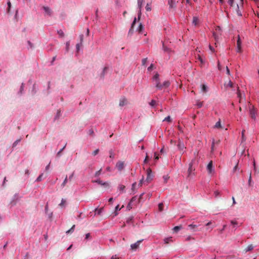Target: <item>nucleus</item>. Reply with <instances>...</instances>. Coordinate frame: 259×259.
Returning <instances> with one entry per match:
<instances>
[{
	"instance_id": "nucleus-1",
	"label": "nucleus",
	"mask_w": 259,
	"mask_h": 259,
	"mask_svg": "<svg viewBox=\"0 0 259 259\" xmlns=\"http://www.w3.org/2000/svg\"><path fill=\"white\" fill-rule=\"evenodd\" d=\"M153 79L155 81L156 88L159 89V90H162V85L159 81V74L156 73L155 75L153 76Z\"/></svg>"
},
{
	"instance_id": "nucleus-2",
	"label": "nucleus",
	"mask_w": 259,
	"mask_h": 259,
	"mask_svg": "<svg viewBox=\"0 0 259 259\" xmlns=\"http://www.w3.org/2000/svg\"><path fill=\"white\" fill-rule=\"evenodd\" d=\"M201 226V224L198 223V224H190L188 225L189 230L192 232H196V231L201 230V228H199Z\"/></svg>"
},
{
	"instance_id": "nucleus-3",
	"label": "nucleus",
	"mask_w": 259,
	"mask_h": 259,
	"mask_svg": "<svg viewBox=\"0 0 259 259\" xmlns=\"http://www.w3.org/2000/svg\"><path fill=\"white\" fill-rule=\"evenodd\" d=\"M249 114L252 119H255L256 111L253 105H250L249 106Z\"/></svg>"
},
{
	"instance_id": "nucleus-4",
	"label": "nucleus",
	"mask_w": 259,
	"mask_h": 259,
	"mask_svg": "<svg viewBox=\"0 0 259 259\" xmlns=\"http://www.w3.org/2000/svg\"><path fill=\"white\" fill-rule=\"evenodd\" d=\"M147 176L146 178V181L150 182L153 179V175L152 174V169L148 168L147 170Z\"/></svg>"
},
{
	"instance_id": "nucleus-5",
	"label": "nucleus",
	"mask_w": 259,
	"mask_h": 259,
	"mask_svg": "<svg viewBox=\"0 0 259 259\" xmlns=\"http://www.w3.org/2000/svg\"><path fill=\"white\" fill-rule=\"evenodd\" d=\"M143 240H138L137 242H135L134 244H132L131 245V249L133 250H136V249H138L139 247L140 244L141 242L143 241Z\"/></svg>"
},
{
	"instance_id": "nucleus-6",
	"label": "nucleus",
	"mask_w": 259,
	"mask_h": 259,
	"mask_svg": "<svg viewBox=\"0 0 259 259\" xmlns=\"http://www.w3.org/2000/svg\"><path fill=\"white\" fill-rule=\"evenodd\" d=\"M243 0H239V3L236 5V11L237 15L239 16H241L242 14L239 9L240 5H243Z\"/></svg>"
},
{
	"instance_id": "nucleus-7",
	"label": "nucleus",
	"mask_w": 259,
	"mask_h": 259,
	"mask_svg": "<svg viewBox=\"0 0 259 259\" xmlns=\"http://www.w3.org/2000/svg\"><path fill=\"white\" fill-rule=\"evenodd\" d=\"M93 182H97L99 185H103L105 187H109L110 185L109 183H107V182H103L101 181V180H97L96 181H93Z\"/></svg>"
},
{
	"instance_id": "nucleus-8",
	"label": "nucleus",
	"mask_w": 259,
	"mask_h": 259,
	"mask_svg": "<svg viewBox=\"0 0 259 259\" xmlns=\"http://www.w3.org/2000/svg\"><path fill=\"white\" fill-rule=\"evenodd\" d=\"M237 51L238 52H241V40L240 39V35H238V37H237Z\"/></svg>"
},
{
	"instance_id": "nucleus-9",
	"label": "nucleus",
	"mask_w": 259,
	"mask_h": 259,
	"mask_svg": "<svg viewBox=\"0 0 259 259\" xmlns=\"http://www.w3.org/2000/svg\"><path fill=\"white\" fill-rule=\"evenodd\" d=\"M116 166L119 171H121V170L123 169L124 168V163L123 162H122V161H118L116 163Z\"/></svg>"
},
{
	"instance_id": "nucleus-10",
	"label": "nucleus",
	"mask_w": 259,
	"mask_h": 259,
	"mask_svg": "<svg viewBox=\"0 0 259 259\" xmlns=\"http://www.w3.org/2000/svg\"><path fill=\"white\" fill-rule=\"evenodd\" d=\"M179 1V0H168V5L169 6V8H175Z\"/></svg>"
},
{
	"instance_id": "nucleus-11",
	"label": "nucleus",
	"mask_w": 259,
	"mask_h": 259,
	"mask_svg": "<svg viewBox=\"0 0 259 259\" xmlns=\"http://www.w3.org/2000/svg\"><path fill=\"white\" fill-rule=\"evenodd\" d=\"M207 169L209 174H211L214 171V169H213V162L212 161H210L207 166Z\"/></svg>"
},
{
	"instance_id": "nucleus-12",
	"label": "nucleus",
	"mask_w": 259,
	"mask_h": 259,
	"mask_svg": "<svg viewBox=\"0 0 259 259\" xmlns=\"http://www.w3.org/2000/svg\"><path fill=\"white\" fill-rule=\"evenodd\" d=\"M144 0H138V6L139 8V12L138 13V18L140 19V16L141 15V8H142V7L143 6V2H144Z\"/></svg>"
},
{
	"instance_id": "nucleus-13",
	"label": "nucleus",
	"mask_w": 259,
	"mask_h": 259,
	"mask_svg": "<svg viewBox=\"0 0 259 259\" xmlns=\"http://www.w3.org/2000/svg\"><path fill=\"white\" fill-rule=\"evenodd\" d=\"M127 100L126 98L122 97L119 100V106L121 107H122V106L127 105Z\"/></svg>"
},
{
	"instance_id": "nucleus-14",
	"label": "nucleus",
	"mask_w": 259,
	"mask_h": 259,
	"mask_svg": "<svg viewBox=\"0 0 259 259\" xmlns=\"http://www.w3.org/2000/svg\"><path fill=\"white\" fill-rule=\"evenodd\" d=\"M42 9L47 15H51L52 10L49 7H47V6H43Z\"/></svg>"
},
{
	"instance_id": "nucleus-15",
	"label": "nucleus",
	"mask_w": 259,
	"mask_h": 259,
	"mask_svg": "<svg viewBox=\"0 0 259 259\" xmlns=\"http://www.w3.org/2000/svg\"><path fill=\"white\" fill-rule=\"evenodd\" d=\"M136 20H137V18H135L133 22H132V26L129 30V32H128L129 34H132L133 33V31H134L133 29H134V27L136 24Z\"/></svg>"
},
{
	"instance_id": "nucleus-16",
	"label": "nucleus",
	"mask_w": 259,
	"mask_h": 259,
	"mask_svg": "<svg viewBox=\"0 0 259 259\" xmlns=\"http://www.w3.org/2000/svg\"><path fill=\"white\" fill-rule=\"evenodd\" d=\"M214 128H217V129H223V127L221 123V120H219L215 123L214 125Z\"/></svg>"
},
{
	"instance_id": "nucleus-17",
	"label": "nucleus",
	"mask_w": 259,
	"mask_h": 259,
	"mask_svg": "<svg viewBox=\"0 0 259 259\" xmlns=\"http://www.w3.org/2000/svg\"><path fill=\"white\" fill-rule=\"evenodd\" d=\"M162 50L163 51L166 52H170L171 51V49H169V48L165 46V44L164 42H162Z\"/></svg>"
},
{
	"instance_id": "nucleus-18",
	"label": "nucleus",
	"mask_w": 259,
	"mask_h": 259,
	"mask_svg": "<svg viewBox=\"0 0 259 259\" xmlns=\"http://www.w3.org/2000/svg\"><path fill=\"white\" fill-rule=\"evenodd\" d=\"M195 170L194 168H193L192 166V163L191 162L189 164V167L188 168V176H190L192 174V171Z\"/></svg>"
},
{
	"instance_id": "nucleus-19",
	"label": "nucleus",
	"mask_w": 259,
	"mask_h": 259,
	"mask_svg": "<svg viewBox=\"0 0 259 259\" xmlns=\"http://www.w3.org/2000/svg\"><path fill=\"white\" fill-rule=\"evenodd\" d=\"M162 85V89L163 88H167L170 85V82L168 80H166L162 84H161Z\"/></svg>"
},
{
	"instance_id": "nucleus-20",
	"label": "nucleus",
	"mask_w": 259,
	"mask_h": 259,
	"mask_svg": "<svg viewBox=\"0 0 259 259\" xmlns=\"http://www.w3.org/2000/svg\"><path fill=\"white\" fill-rule=\"evenodd\" d=\"M178 148L181 151H183L184 149H185V145L184 143H182L181 141H180L178 144Z\"/></svg>"
},
{
	"instance_id": "nucleus-21",
	"label": "nucleus",
	"mask_w": 259,
	"mask_h": 259,
	"mask_svg": "<svg viewBox=\"0 0 259 259\" xmlns=\"http://www.w3.org/2000/svg\"><path fill=\"white\" fill-rule=\"evenodd\" d=\"M164 242L165 244H168L169 242H173V239L172 237H169V238H166L164 239Z\"/></svg>"
},
{
	"instance_id": "nucleus-22",
	"label": "nucleus",
	"mask_w": 259,
	"mask_h": 259,
	"mask_svg": "<svg viewBox=\"0 0 259 259\" xmlns=\"http://www.w3.org/2000/svg\"><path fill=\"white\" fill-rule=\"evenodd\" d=\"M103 207H101L100 208H96L95 209V211L96 213H97L98 214H101L102 212L103 211Z\"/></svg>"
},
{
	"instance_id": "nucleus-23",
	"label": "nucleus",
	"mask_w": 259,
	"mask_h": 259,
	"mask_svg": "<svg viewBox=\"0 0 259 259\" xmlns=\"http://www.w3.org/2000/svg\"><path fill=\"white\" fill-rule=\"evenodd\" d=\"M198 23V19L197 17H194L193 20L192 21V23L194 25H197Z\"/></svg>"
},
{
	"instance_id": "nucleus-24",
	"label": "nucleus",
	"mask_w": 259,
	"mask_h": 259,
	"mask_svg": "<svg viewBox=\"0 0 259 259\" xmlns=\"http://www.w3.org/2000/svg\"><path fill=\"white\" fill-rule=\"evenodd\" d=\"M75 228V225H73L69 230L66 231V233L69 234L70 233V232H73Z\"/></svg>"
},
{
	"instance_id": "nucleus-25",
	"label": "nucleus",
	"mask_w": 259,
	"mask_h": 259,
	"mask_svg": "<svg viewBox=\"0 0 259 259\" xmlns=\"http://www.w3.org/2000/svg\"><path fill=\"white\" fill-rule=\"evenodd\" d=\"M253 247L252 245H249L248 246H247V247H246V248L245 249V251H250V250H252V249H253Z\"/></svg>"
},
{
	"instance_id": "nucleus-26",
	"label": "nucleus",
	"mask_w": 259,
	"mask_h": 259,
	"mask_svg": "<svg viewBox=\"0 0 259 259\" xmlns=\"http://www.w3.org/2000/svg\"><path fill=\"white\" fill-rule=\"evenodd\" d=\"M58 33L60 37H64V33L62 30H58Z\"/></svg>"
},
{
	"instance_id": "nucleus-27",
	"label": "nucleus",
	"mask_w": 259,
	"mask_h": 259,
	"mask_svg": "<svg viewBox=\"0 0 259 259\" xmlns=\"http://www.w3.org/2000/svg\"><path fill=\"white\" fill-rule=\"evenodd\" d=\"M163 207H164V205L162 203V202H161L159 204L158 208H159V211H163Z\"/></svg>"
},
{
	"instance_id": "nucleus-28",
	"label": "nucleus",
	"mask_w": 259,
	"mask_h": 259,
	"mask_svg": "<svg viewBox=\"0 0 259 259\" xmlns=\"http://www.w3.org/2000/svg\"><path fill=\"white\" fill-rule=\"evenodd\" d=\"M142 29H143V26L142 23H140L139 25L137 30L139 32H142Z\"/></svg>"
},
{
	"instance_id": "nucleus-29",
	"label": "nucleus",
	"mask_w": 259,
	"mask_h": 259,
	"mask_svg": "<svg viewBox=\"0 0 259 259\" xmlns=\"http://www.w3.org/2000/svg\"><path fill=\"white\" fill-rule=\"evenodd\" d=\"M182 228V226H176L174 228L173 230L175 232H178L179 230H180Z\"/></svg>"
},
{
	"instance_id": "nucleus-30",
	"label": "nucleus",
	"mask_w": 259,
	"mask_h": 259,
	"mask_svg": "<svg viewBox=\"0 0 259 259\" xmlns=\"http://www.w3.org/2000/svg\"><path fill=\"white\" fill-rule=\"evenodd\" d=\"M66 203V200H64V199H62L61 202L59 204V205L63 207V206H64L65 205Z\"/></svg>"
},
{
	"instance_id": "nucleus-31",
	"label": "nucleus",
	"mask_w": 259,
	"mask_h": 259,
	"mask_svg": "<svg viewBox=\"0 0 259 259\" xmlns=\"http://www.w3.org/2000/svg\"><path fill=\"white\" fill-rule=\"evenodd\" d=\"M201 91L204 92V93H206L207 87L206 85H201Z\"/></svg>"
},
{
	"instance_id": "nucleus-32",
	"label": "nucleus",
	"mask_w": 259,
	"mask_h": 259,
	"mask_svg": "<svg viewBox=\"0 0 259 259\" xmlns=\"http://www.w3.org/2000/svg\"><path fill=\"white\" fill-rule=\"evenodd\" d=\"M43 175H44V174H42V173H41V174L39 175L38 177L36 179V181H37V182L41 181V180L42 178Z\"/></svg>"
},
{
	"instance_id": "nucleus-33",
	"label": "nucleus",
	"mask_w": 259,
	"mask_h": 259,
	"mask_svg": "<svg viewBox=\"0 0 259 259\" xmlns=\"http://www.w3.org/2000/svg\"><path fill=\"white\" fill-rule=\"evenodd\" d=\"M169 178V177L168 176H164L163 177L164 182L165 183H166Z\"/></svg>"
},
{
	"instance_id": "nucleus-34",
	"label": "nucleus",
	"mask_w": 259,
	"mask_h": 259,
	"mask_svg": "<svg viewBox=\"0 0 259 259\" xmlns=\"http://www.w3.org/2000/svg\"><path fill=\"white\" fill-rule=\"evenodd\" d=\"M66 144H65V145L64 146L63 148H62V149H60V150H59V152H57V156H60V155L61 153H62V152L63 151V150H64V148H65V147H66Z\"/></svg>"
},
{
	"instance_id": "nucleus-35",
	"label": "nucleus",
	"mask_w": 259,
	"mask_h": 259,
	"mask_svg": "<svg viewBox=\"0 0 259 259\" xmlns=\"http://www.w3.org/2000/svg\"><path fill=\"white\" fill-rule=\"evenodd\" d=\"M145 9L147 11H150V10H151V6L150 4H147L146 7H145Z\"/></svg>"
},
{
	"instance_id": "nucleus-36",
	"label": "nucleus",
	"mask_w": 259,
	"mask_h": 259,
	"mask_svg": "<svg viewBox=\"0 0 259 259\" xmlns=\"http://www.w3.org/2000/svg\"><path fill=\"white\" fill-rule=\"evenodd\" d=\"M61 116V111L60 110H58L57 114L56 115L55 119H57V118H59Z\"/></svg>"
},
{
	"instance_id": "nucleus-37",
	"label": "nucleus",
	"mask_w": 259,
	"mask_h": 259,
	"mask_svg": "<svg viewBox=\"0 0 259 259\" xmlns=\"http://www.w3.org/2000/svg\"><path fill=\"white\" fill-rule=\"evenodd\" d=\"M101 170H102V169H100L99 170L97 171L95 173V176L99 177V175H100V174L101 173Z\"/></svg>"
},
{
	"instance_id": "nucleus-38",
	"label": "nucleus",
	"mask_w": 259,
	"mask_h": 259,
	"mask_svg": "<svg viewBox=\"0 0 259 259\" xmlns=\"http://www.w3.org/2000/svg\"><path fill=\"white\" fill-rule=\"evenodd\" d=\"M229 4L231 6V7H234V0H228V1Z\"/></svg>"
},
{
	"instance_id": "nucleus-39",
	"label": "nucleus",
	"mask_w": 259,
	"mask_h": 259,
	"mask_svg": "<svg viewBox=\"0 0 259 259\" xmlns=\"http://www.w3.org/2000/svg\"><path fill=\"white\" fill-rule=\"evenodd\" d=\"M109 154H110L109 157L110 158H114V157L115 154L113 153L112 150H110L109 151Z\"/></svg>"
},
{
	"instance_id": "nucleus-40",
	"label": "nucleus",
	"mask_w": 259,
	"mask_h": 259,
	"mask_svg": "<svg viewBox=\"0 0 259 259\" xmlns=\"http://www.w3.org/2000/svg\"><path fill=\"white\" fill-rule=\"evenodd\" d=\"M163 121H168L169 122H170V121H171V118H170V116H167V117H165Z\"/></svg>"
},
{
	"instance_id": "nucleus-41",
	"label": "nucleus",
	"mask_w": 259,
	"mask_h": 259,
	"mask_svg": "<svg viewBox=\"0 0 259 259\" xmlns=\"http://www.w3.org/2000/svg\"><path fill=\"white\" fill-rule=\"evenodd\" d=\"M20 141H21L20 139L17 140L16 141H15L13 143V146L15 147V146H17V145H18V144L19 143V142H20Z\"/></svg>"
},
{
	"instance_id": "nucleus-42",
	"label": "nucleus",
	"mask_w": 259,
	"mask_h": 259,
	"mask_svg": "<svg viewBox=\"0 0 259 259\" xmlns=\"http://www.w3.org/2000/svg\"><path fill=\"white\" fill-rule=\"evenodd\" d=\"M99 149H96V150H94V151L93 152L92 154H93V155L94 156H95V155H97V154L98 153H99Z\"/></svg>"
},
{
	"instance_id": "nucleus-43",
	"label": "nucleus",
	"mask_w": 259,
	"mask_h": 259,
	"mask_svg": "<svg viewBox=\"0 0 259 259\" xmlns=\"http://www.w3.org/2000/svg\"><path fill=\"white\" fill-rule=\"evenodd\" d=\"M125 187V185H119V190L120 191H123Z\"/></svg>"
},
{
	"instance_id": "nucleus-44",
	"label": "nucleus",
	"mask_w": 259,
	"mask_h": 259,
	"mask_svg": "<svg viewBox=\"0 0 259 259\" xmlns=\"http://www.w3.org/2000/svg\"><path fill=\"white\" fill-rule=\"evenodd\" d=\"M156 102L154 100H152V101L150 103V105L151 106H154L156 105Z\"/></svg>"
},
{
	"instance_id": "nucleus-45",
	"label": "nucleus",
	"mask_w": 259,
	"mask_h": 259,
	"mask_svg": "<svg viewBox=\"0 0 259 259\" xmlns=\"http://www.w3.org/2000/svg\"><path fill=\"white\" fill-rule=\"evenodd\" d=\"M147 61V58H144L142 61V63L143 65H145Z\"/></svg>"
},
{
	"instance_id": "nucleus-46",
	"label": "nucleus",
	"mask_w": 259,
	"mask_h": 259,
	"mask_svg": "<svg viewBox=\"0 0 259 259\" xmlns=\"http://www.w3.org/2000/svg\"><path fill=\"white\" fill-rule=\"evenodd\" d=\"M144 179V176H143L142 179L141 180H140L139 181V186H140V187H141V186H142V184L143 183Z\"/></svg>"
},
{
	"instance_id": "nucleus-47",
	"label": "nucleus",
	"mask_w": 259,
	"mask_h": 259,
	"mask_svg": "<svg viewBox=\"0 0 259 259\" xmlns=\"http://www.w3.org/2000/svg\"><path fill=\"white\" fill-rule=\"evenodd\" d=\"M67 182V176H66V178H65V180H64V181H63V183H62V186L63 187H64V186L66 185V184Z\"/></svg>"
},
{
	"instance_id": "nucleus-48",
	"label": "nucleus",
	"mask_w": 259,
	"mask_h": 259,
	"mask_svg": "<svg viewBox=\"0 0 259 259\" xmlns=\"http://www.w3.org/2000/svg\"><path fill=\"white\" fill-rule=\"evenodd\" d=\"M220 193L218 190H215L214 192V194L215 195V197H217L220 195Z\"/></svg>"
},
{
	"instance_id": "nucleus-49",
	"label": "nucleus",
	"mask_w": 259,
	"mask_h": 259,
	"mask_svg": "<svg viewBox=\"0 0 259 259\" xmlns=\"http://www.w3.org/2000/svg\"><path fill=\"white\" fill-rule=\"evenodd\" d=\"M154 68V65L153 64H151L150 66L148 68V70L151 71Z\"/></svg>"
},
{
	"instance_id": "nucleus-50",
	"label": "nucleus",
	"mask_w": 259,
	"mask_h": 259,
	"mask_svg": "<svg viewBox=\"0 0 259 259\" xmlns=\"http://www.w3.org/2000/svg\"><path fill=\"white\" fill-rule=\"evenodd\" d=\"M203 105L202 102H198L197 103V106L198 107H201Z\"/></svg>"
},
{
	"instance_id": "nucleus-51",
	"label": "nucleus",
	"mask_w": 259,
	"mask_h": 259,
	"mask_svg": "<svg viewBox=\"0 0 259 259\" xmlns=\"http://www.w3.org/2000/svg\"><path fill=\"white\" fill-rule=\"evenodd\" d=\"M7 4H8V11L9 12L10 10V9H11V3L10 1H9L8 2Z\"/></svg>"
},
{
	"instance_id": "nucleus-52",
	"label": "nucleus",
	"mask_w": 259,
	"mask_h": 259,
	"mask_svg": "<svg viewBox=\"0 0 259 259\" xmlns=\"http://www.w3.org/2000/svg\"><path fill=\"white\" fill-rule=\"evenodd\" d=\"M144 193H142L141 194L139 198V202H141V201H142L143 198V195H144Z\"/></svg>"
},
{
	"instance_id": "nucleus-53",
	"label": "nucleus",
	"mask_w": 259,
	"mask_h": 259,
	"mask_svg": "<svg viewBox=\"0 0 259 259\" xmlns=\"http://www.w3.org/2000/svg\"><path fill=\"white\" fill-rule=\"evenodd\" d=\"M136 185H137V183H133L132 187V190H135V189L136 188Z\"/></svg>"
},
{
	"instance_id": "nucleus-54",
	"label": "nucleus",
	"mask_w": 259,
	"mask_h": 259,
	"mask_svg": "<svg viewBox=\"0 0 259 259\" xmlns=\"http://www.w3.org/2000/svg\"><path fill=\"white\" fill-rule=\"evenodd\" d=\"M148 159H149V156H148V155H146V156H145V159L144 160V162L147 163L148 160Z\"/></svg>"
},
{
	"instance_id": "nucleus-55",
	"label": "nucleus",
	"mask_w": 259,
	"mask_h": 259,
	"mask_svg": "<svg viewBox=\"0 0 259 259\" xmlns=\"http://www.w3.org/2000/svg\"><path fill=\"white\" fill-rule=\"evenodd\" d=\"M198 60H199V61H200V63H201V64H203V62H203V60L202 59V58H201V56H198Z\"/></svg>"
},
{
	"instance_id": "nucleus-56",
	"label": "nucleus",
	"mask_w": 259,
	"mask_h": 259,
	"mask_svg": "<svg viewBox=\"0 0 259 259\" xmlns=\"http://www.w3.org/2000/svg\"><path fill=\"white\" fill-rule=\"evenodd\" d=\"M231 223L232 224V225H237L238 222L235 221H231Z\"/></svg>"
},
{
	"instance_id": "nucleus-57",
	"label": "nucleus",
	"mask_w": 259,
	"mask_h": 259,
	"mask_svg": "<svg viewBox=\"0 0 259 259\" xmlns=\"http://www.w3.org/2000/svg\"><path fill=\"white\" fill-rule=\"evenodd\" d=\"M245 130H243L242 132V140H245V138H244V133H245Z\"/></svg>"
},
{
	"instance_id": "nucleus-58",
	"label": "nucleus",
	"mask_w": 259,
	"mask_h": 259,
	"mask_svg": "<svg viewBox=\"0 0 259 259\" xmlns=\"http://www.w3.org/2000/svg\"><path fill=\"white\" fill-rule=\"evenodd\" d=\"M251 181V173H250L249 178V180H248V184L249 185H250Z\"/></svg>"
},
{
	"instance_id": "nucleus-59",
	"label": "nucleus",
	"mask_w": 259,
	"mask_h": 259,
	"mask_svg": "<svg viewBox=\"0 0 259 259\" xmlns=\"http://www.w3.org/2000/svg\"><path fill=\"white\" fill-rule=\"evenodd\" d=\"M228 85H229L231 88H233L234 84L231 82V81H229Z\"/></svg>"
},
{
	"instance_id": "nucleus-60",
	"label": "nucleus",
	"mask_w": 259,
	"mask_h": 259,
	"mask_svg": "<svg viewBox=\"0 0 259 259\" xmlns=\"http://www.w3.org/2000/svg\"><path fill=\"white\" fill-rule=\"evenodd\" d=\"M137 199V197L136 196H134V197H133L131 200V202H134V201L136 200Z\"/></svg>"
},
{
	"instance_id": "nucleus-61",
	"label": "nucleus",
	"mask_w": 259,
	"mask_h": 259,
	"mask_svg": "<svg viewBox=\"0 0 259 259\" xmlns=\"http://www.w3.org/2000/svg\"><path fill=\"white\" fill-rule=\"evenodd\" d=\"M226 72L228 74H230V71L228 66L226 67Z\"/></svg>"
},
{
	"instance_id": "nucleus-62",
	"label": "nucleus",
	"mask_w": 259,
	"mask_h": 259,
	"mask_svg": "<svg viewBox=\"0 0 259 259\" xmlns=\"http://www.w3.org/2000/svg\"><path fill=\"white\" fill-rule=\"evenodd\" d=\"M111 259H119V258L116 255L112 256Z\"/></svg>"
},
{
	"instance_id": "nucleus-63",
	"label": "nucleus",
	"mask_w": 259,
	"mask_h": 259,
	"mask_svg": "<svg viewBox=\"0 0 259 259\" xmlns=\"http://www.w3.org/2000/svg\"><path fill=\"white\" fill-rule=\"evenodd\" d=\"M121 208H119V205H117L115 207V211H118V210H120Z\"/></svg>"
},
{
	"instance_id": "nucleus-64",
	"label": "nucleus",
	"mask_w": 259,
	"mask_h": 259,
	"mask_svg": "<svg viewBox=\"0 0 259 259\" xmlns=\"http://www.w3.org/2000/svg\"><path fill=\"white\" fill-rule=\"evenodd\" d=\"M215 29H216L217 31H221V28L220 26H217L216 27Z\"/></svg>"
}]
</instances>
